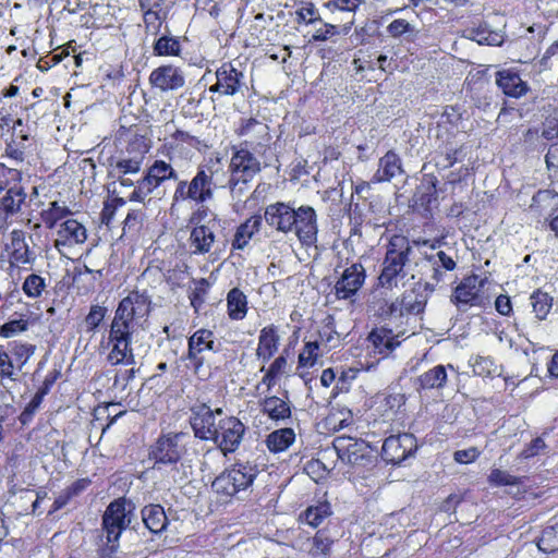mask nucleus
I'll return each instance as SVG.
<instances>
[{"mask_svg": "<svg viewBox=\"0 0 558 558\" xmlns=\"http://www.w3.org/2000/svg\"><path fill=\"white\" fill-rule=\"evenodd\" d=\"M26 198V193L24 192L22 186L14 185L11 186L3 197L1 198L0 206L1 209L7 215H13L20 211L22 204Z\"/></svg>", "mask_w": 558, "mask_h": 558, "instance_id": "obj_36", "label": "nucleus"}, {"mask_svg": "<svg viewBox=\"0 0 558 558\" xmlns=\"http://www.w3.org/2000/svg\"><path fill=\"white\" fill-rule=\"evenodd\" d=\"M143 178L146 184L150 185L154 190L167 180L179 181L174 168L165 160H155Z\"/></svg>", "mask_w": 558, "mask_h": 558, "instance_id": "obj_24", "label": "nucleus"}, {"mask_svg": "<svg viewBox=\"0 0 558 558\" xmlns=\"http://www.w3.org/2000/svg\"><path fill=\"white\" fill-rule=\"evenodd\" d=\"M532 210L539 215H554L558 210V193L551 190H541L532 197Z\"/></svg>", "mask_w": 558, "mask_h": 558, "instance_id": "obj_30", "label": "nucleus"}, {"mask_svg": "<svg viewBox=\"0 0 558 558\" xmlns=\"http://www.w3.org/2000/svg\"><path fill=\"white\" fill-rule=\"evenodd\" d=\"M149 83L161 92L177 90L184 86L185 77L179 68L166 64L151 71Z\"/></svg>", "mask_w": 558, "mask_h": 558, "instance_id": "obj_17", "label": "nucleus"}, {"mask_svg": "<svg viewBox=\"0 0 558 558\" xmlns=\"http://www.w3.org/2000/svg\"><path fill=\"white\" fill-rule=\"evenodd\" d=\"M107 308L100 305H93L88 315L85 317L88 331H94L104 320Z\"/></svg>", "mask_w": 558, "mask_h": 558, "instance_id": "obj_52", "label": "nucleus"}, {"mask_svg": "<svg viewBox=\"0 0 558 558\" xmlns=\"http://www.w3.org/2000/svg\"><path fill=\"white\" fill-rule=\"evenodd\" d=\"M403 172L401 158L392 150L387 151L378 161V169L372 182H388Z\"/></svg>", "mask_w": 558, "mask_h": 558, "instance_id": "obj_22", "label": "nucleus"}, {"mask_svg": "<svg viewBox=\"0 0 558 558\" xmlns=\"http://www.w3.org/2000/svg\"><path fill=\"white\" fill-rule=\"evenodd\" d=\"M209 283L205 278H202L197 281L196 288L193 290V292L190 295L191 305L195 308L196 312H198L202 304L205 302V294L207 292Z\"/></svg>", "mask_w": 558, "mask_h": 558, "instance_id": "obj_53", "label": "nucleus"}, {"mask_svg": "<svg viewBox=\"0 0 558 558\" xmlns=\"http://www.w3.org/2000/svg\"><path fill=\"white\" fill-rule=\"evenodd\" d=\"M318 356V341H308L304 344L301 353L299 354V365L301 367H312L317 362Z\"/></svg>", "mask_w": 558, "mask_h": 558, "instance_id": "obj_43", "label": "nucleus"}, {"mask_svg": "<svg viewBox=\"0 0 558 558\" xmlns=\"http://www.w3.org/2000/svg\"><path fill=\"white\" fill-rule=\"evenodd\" d=\"M54 247L62 252L63 247L83 244L87 239L86 228L75 219H68L59 223Z\"/></svg>", "mask_w": 558, "mask_h": 558, "instance_id": "obj_18", "label": "nucleus"}, {"mask_svg": "<svg viewBox=\"0 0 558 558\" xmlns=\"http://www.w3.org/2000/svg\"><path fill=\"white\" fill-rule=\"evenodd\" d=\"M537 547L544 553L558 550V522L546 526L537 542Z\"/></svg>", "mask_w": 558, "mask_h": 558, "instance_id": "obj_39", "label": "nucleus"}, {"mask_svg": "<svg viewBox=\"0 0 558 558\" xmlns=\"http://www.w3.org/2000/svg\"><path fill=\"white\" fill-rule=\"evenodd\" d=\"M461 153V148L453 147H439L433 157L435 167L439 170H446L451 168L458 160V155Z\"/></svg>", "mask_w": 558, "mask_h": 558, "instance_id": "obj_37", "label": "nucleus"}, {"mask_svg": "<svg viewBox=\"0 0 558 558\" xmlns=\"http://www.w3.org/2000/svg\"><path fill=\"white\" fill-rule=\"evenodd\" d=\"M5 379L15 381L17 379V371L9 354L0 348V384L3 387H5Z\"/></svg>", "mask_w": 558, "mask_h": 558, "instance_id": "obj_45", "label": "nucleus"}, {"mask_svg": "<svg viewBox=\"0 0 558 558\" xmlns=\"http://www.w3.org/2000/svg\"><path fill=\"white\" fill-rule=\"evenodd\" d=\"M143 213L141 210H130L126 218L124 219V230L129 231L137 230L142 225Z\"/></svg>", "mask_w": 558, "mask_h": 558, "instance_id": "obj_63", "label": "nucleus"}, {"mask_svg": "<svg viewBox=\"0 0 558 558\" xmlns=\"http://www.w3.org/2000/svg\"><path fill=\"white\" fill-rule=\"evenodd\" d=\"M136 184L137 185L130 195V201L143 202L144 198L154 191V189L146 184V181L143 177L136 181Z\"/></svg>", "mask_w": 558, "mask_h": 558, "instance_id": "obj_61", "label": "nucleus"}, {"mask_svg": "<svg viewBox=\"0 0 558 558\" xmlns=\"http://www.w3.org/2000/svg\"><path fill=\"white\" fill-rule=\"evenodd\" d=\"M134 517L133 508L124 498L111 501L102 514L101 544L99 555L112 558L119 549V539L123 531L131 524Z\"/></svg>", "mask_w": 558, "mask_h": 558, "instance_id": "obj_5", "label": "nucleus"}, {"mask_svg": "<svg viewBox=\"0 0 558 558\" xmlns=\"http://www.w3.org/2000/svg\"><path fill=\"white\" fill-rule=\"evenodd\" d=\"M46 288L43 277L36 274L27 276L23 282L22 290L28 298H39Z\"/></svg>", "mask_w": 558, "mask_h": 558, "instance_id": "obj_42", "label": "nucleus"}, {"mask_svg": "<svg viewBox=\"0 0 558 558\" xmlns=\"http://www.w3.org/2000/svg\"><path fill=\"white\" fill-rule=\"evenodd\" d=\"M257 474L255 464L239 462L217 476L211 487L218 495L230 498L251 487Z\"/></svg>", "mask_w": 558, "mask_h": 558, "instance_id": "obj_8", "label": "nucleus"}, {"mask_svg": "<svg viewBox=\"0 0 558 558\" xmlns=\"http://www.w3.org/2000/svg\"><path fill=\"white\" fill-rule=\"evenodd\" d=\"M481 452L476 447L458 450L454 452L453 458L458 463H471L480 457Z\"/></svg>", "mask_w": 558, "mask_h": 558, "instance_id": "obj_62", "label": "nucleus"}, {"mask_svg": "<svg viewBox=\"0 0 558 558\" xmlns=\"http://www.w3.org/2000/svg\"><path fill=\"white\" fill-rule=\"evenodd\" d=\"M141 514L145 526L154 534L163 532L169 523L163 507L157 504L145 506Z\"/></svg>", "mask_w": 558, "mask_h": 558, "instance_id": "obj_25", "label": "nucleus"}, {"mask_svg": "<svg viewBox=\"0 0 558 558\" xmlns=\"http://www.w3.org/2000/svg\"><path fill=\"white\" fill-rule=\"evenodd\" d=\"M426 259L430 265H437L449 271L453 270L457 266L456 262L444 251H439L435 255L426 256Z\"/></svg>", "mask_w": 558, "mask_h": 558, "instance_id": "obj_55", "label": "nucleus"}, {"mask_svg": "<svg viewBox=\"0 0 558 558\" xmlns=\"http://www.w3.org/2000/svg\"><path fill=\"white\" fill-rule=\"evenodd\" d=\"M368 308L383 320L403 316L401 299L387 300L383 292H375L373 294Z\"/></svg>", "mask_w": 558, "mask_h": 558, "instance_id": "obj_20", "label": "nucleus"}, {"mask_svg": "<svg viewBox=\"0 0 558 558\" xmlns=\"http://www.w3.org/2000/svg\"><path fill=\"white\" fill-rule=\"evenodd\" d=\"M187 344L186 359L191 361L194 373L197 374L204 365L202 353L205 351H216L214 333L208 329H198L189 338Z\"/></svg>", "mask_w": 558, "mask_h": 558, "instance_id": "obj_16", "label": "nucleus"}, {"mask_svg": "<svg viewBox=\"0 0 558 558\" xmlns=\"http://www.w3.org/2000/svg\"><path fill=\"white\" fill-rule=\"evenodd\" d=\"M416 439L412 434L391 435L385 439L381 456L385 461L399 464L416 450Z\"/></svg>", "mask_w": 558, "mask_h": 558, "instance_id": "obj_12", "label": "nucleus"}, {"mask_svg": "<svg viewBox=\"0 0 558 558\" xmlns=\"http://www.w3.org/2000/svg\"><path fill=\"white\" fill-rule=\"evenodd\" d=\"M279 340L280 338L276 326L270 325L264 327L258 337L257 357L264 363L268 362L278 351Z\"/></svg>", "mask_w": 558, "mask_h": 558, "instance_id": "obj_23", "label": "nucleus"}, {"mask_svg": "<svg viewBox=\"0 0 558 558\" xmlns=\"http://www.w3.org/2000/svg\"><path fill=\"white\" fill-rule=\"evenodd\" d=\"M260 407L262 411L275 421H283L291 416L290 404L276 396L265 398Z\"/></svg>", "mask_w": 558, "mask_h": 558, "instance_id": "obj_33", "label": "nucleus"}, {"mask_svg": "<svg viewBox=\"0 0 558 558\" xmlns=\"http://www.w3.org/2000/svg\"><path fill=\"white\" fill-rule=\"evenodd\" d=\"M551 302V296H549L548 293L542 292L539 290L535 291L531 295V304L533 307V312L535 313L538 319H544L547 316L553 305Z\"/></svg>", "mask_w": 558, "mask_h": 558, "instance_id": "obj_40", "label": "nucleus"}, {"mask_svg": "<svg viewBox=\"0 0 558 558\" xmlns=\"http://www.w3.org/2000/svg\"><path fill=\"white\" fill-rule=\"evenodd\" d=\"M402 311L409 314H420L424 311L426 301L423 298H417L413 293H404L401 298Z\"/></svg>", "mask_w": 558, "mask_h": 558, "instance_id": "obj_49", "label": "nucleus"}, {"mask_svg": "<svg viewBox=\"0 0 558 558\" xmlns=\"http://www.w3.org/2000/svg\"><path fill=\"white\" fill-rule=\"evenodd\" d=\"M362 2L363 0H330L325 3V7L331 10L355 12Z\"/></svg>", "mask_w": 558, "mask_h": 558, "instance_id": "obj_59", "label": "nucleus"}, {"mask_svg": "<svg viewBox=\"0 0 558 558\" xmlns=\"http://www.w3.org/2000/svg\"><path fill=\"white\" fill-rule=\"evenodd\" d=\"M149 313L150 298L146 292L132 291L120 301L108 336L111 350L107 360L111 365L135 364V356L131 348L132 333Z\"/></svg>", "mask_w": 558, "mask_h": 558, "instance_id": "obj_1", "label": "nucleus"}, {"mask_svg": "<svg viewBox=\"0 0 558 558\" xmlns=\"http://www.w3.org/2000/svg\"><path fill=\"white\" fill-rule=\"evenodd\" d=\"M264 219L279 232L294 233L302 245L311 246L317 241V215L308 205L295 208L291 203L276 202L265 208Z\"/></svg>", "mask_w": 558, "mask_h": 558, "instance_id": "obj_2", "label": "nucleus"}, {"mask_svg": "<svg viewBox=\"0 0 558 558\" xmlns=\"http://www.w3.org/2000/svg\"><path fill=\"white\" fill-rule=\"evenodd\" d=\"M405 403V396L401 392H389L384 398L385 411L396 413Z\"/></svg>", "mask_w": 558, "mask_h": 558, "instance_id": "obj_57", "label": "nucleus"}, {"mask_svg": "<svg viewBox=\"0 0 558 558\" xmlns=\"http://www.w3.org/2000/svg\"><path fill=\"white\" fill-rule=\"evenodd\" d=\"M410 31V24L402 19L392 21L388 26V32L393 37H399Z\"/></svg>", "mask_w": 558, "mask_h": 558, "instance_id": "obj_64", "label": "nucleus"}, {"mask_svg": "<svg viewBox=\"0 0 558 558\" xmlns=\"http://www.w3.org/2000/svg\"><path fill=\"white\" fill-rule=\"evenodd\" d=\"M244 433L245 426L239 418L235 416H227L219 420L214 438L210 440L227 454L234 452L239 448Z\"/></svg>", "mask_w": 558, "mask_h": 558, "instance_id": "obj_9", "label": "nucleus"}, {"mask_svg": "<svg viewBox=\"0 0 558 558\" xmlns=\"http://www.w3.org/2000/svg\"><path fill=\"white\" fill-rule=\"evenodd\" d=\"M329 515V507L327 505H319L316 507H310L305 511V521L311 526H318L325 518Z\"/></svg>", "mask_w": 558, "mask_h": 558, "instance_id": "obj_51", "label": "nucleus"}, {"mask_svg": "<svg viewBox=\"0 0 558 558\" xmlns=\"http://www.w3.org/2000/svg\"><path fill=\"white\" fill-rule=\"evenodd\" d=\"M185 433H167L160 435L150 446L148 458L154 461L153 469L162 471L170 468L169 476L174 483H183L187 481L190 469L181 462L182 457L186 453V447L183 439Z\"/></svg>", "mask_w": 558, "mask_h": 558, "instance_id": "obj_3", "label": "nucleus"}, {"mask_svg": "<svg viewBox=\"0 0 558 558\" xmlns=\"http://www.w3.org/2000/svg\"><path fill=\"white\" fill-rule=\"evenodd\" d=\"M216 83L209 87L210 93L221 96H234L246 88L243 72L235 69L230 62L223 63L216 71Z\"/></svg>", "mask_w": 558, "mask_h": 558, "instance_id": "obj_13", "label": "nucleus"}, {"mask_svg": "<svg viewBox=\"0 0 558 558\" xmlns=\"http://www.w3.org/2000/svg\"><path fill=\"white\" fill-rule=\"evenodd\" d=\"M69 213L68 207L60 205L58 202H52L46 211L44 220L49 228H53L58 226V220L64 218Z\"/></svg>", "mask_w": 558, "mask_h": 558, "instance_id": "obj_50", "label": "nucleus"}, {"mask_svg": "<svg viewBox=\"0 0 558 558\" xmlns=\"http://www.w3.org/2000/svg\"><path fill=\"white\" fill-rule=\"evenodd\" d=\"M488 482L493 486H515L522 483L521 478L500 469H493L488 475Z\"/></svg>", "mask_w": 558, "mask_h": 558, "instance_id": "obj_46", "label": "nucleus"}, {"mask_svg": "<svg viewBox=\"0 0 558 558\" xmlns=\"http://www.w3.org/2000/svg\"><path fill=\"white\" fill-rule=\"evenodd\" d=\"M222 409L211 410L206 403L195 404L191 408L190 423L195 437L202 440L214 438L216 425V415H222Z\"/></svg>", "mask_w": 558, "mask_h": 558, "instance_id": "obj_11", "label": "nucleus"}, {"mask_svg": "<svg viewBox=\"0 0 558 558\" xmlns=\"http://www.w3.org/2000/svg\"><path fill=\"white\" fill-rule=\"evenodd\" d=\"M397 338L398 336H395L391 329L384 327L373 330L368 336L380 354H389L393 351L400 344Z\"/></svg>", "mask_w": 558, "mask_h": 558, "instance_id": "obj_32", "label": "nucleus"}, {"mask_svg": "<svg viewBox=\"0 0 558 558\" xmlns=\"http://www.w3.org/2000/svg\"><path fill=\"white\" fill-rule=\"evenodd\" d=\"M338 458L352 465H366L372 460L371 447L362 439L339 436L333 440Z\"/></svg>", "mask_w": 558, "mask_h": 558, "instance_id": "obj_10", "label": "nucleus"}, {"mask_svg": "<svg viewBox=\"0 0 558 558\" xmlns=\"http://www.w3.org/2000/svg\"><path fill=\"white\" fill-rule=\"evenodd\" d=\"M320 21L322 19L313 4H310L308 7L302 8L299 11H296L298 23L306 22L307 24H314Z\"/></svg>", "mask_w": 558, "mask_h": 558, "instance_id": "obj_60", "label": "nucleus"}, {"mask_svg": "<svg viewBox=\"0 0 558 558\" xmlns=\"http://www.w3.org/2000/svg\"><path fill=\"white\" fill-rule=\"evenodd\" d=\"M412 254L413 247L410 241L403 235H393L387 245L378 284L389 290L397 288L399 279L407 276L405 267Z\"/></svg>", "mask_w": 558, "mask_h": 558, "instance_id": "obj_6", "label": "nucleus"}, {"mask_svg": "<svg viewBox=\"0 0 558 558\" xmlns=\"http://www.w3.org/2000/svg\"><path fill=\"white\" fill-rule=\"evenodd\" d=\"M253 143L244 141L231 147V158L228 165V187L233 199L240 201L248 191L250 183L262 171L259 159L251 151Z\"/></svg>", "mask_w": 558, "mask_h": 558, "instance_id": "obj_4", "label": "nucleus"}, {"mask_svg": "<svg viewBox=\"0 0 558 558\" xmlns=\"http://www.w3.org/2000/svg\"><path fill=\"white\" fill-rule=\"evenodd\" d=\"M471 365L473 368V373L476 376L488 377L496 373L497 366L494 360L489 356H476L473 361H471Z\"/></svg>", "mask_w": 558, "mask_h": 558, "instance_id": "obj_47", "label": "nucleus"}, {"mask_svg": "<svg viewBox=\"0 0 558 558\" xmlns=\"http://www.w3.org/2000/svg\"><path fill=\"white\" fill-rule=\"evenodd\" d=\"M482 287L483 281L477 276H469L456 287L450 301L459 311H465L470 306L478 305L482 299Z\"/></svg>", "mask_w": 558, "mask_h": 558, "instance_id": "obj_14", "label": "nucleus"}, {"mask_svg": "<svg viewBox=\"0 0 558 558\" xmlns=\"http://www.w3.org/2000/svg\"><path fill=\"white\" fill-rule=\"evenodd\" d=\"M447 378V371L444 365L434 366L416 378L417 390H439L446 386Z\"/></svg>", "mask_w": 558, "mask_h": 558, "instance_id": "obj_29", "label": "nucleus"}, {"mask_svg": "<svg viewBox=\"0 0 558 558\" xmlns=\"http://www.w3.org/2000/svg\"><path fill=\"white\" fill-rule=\"evenodd\" d=\"M267 125L258 122L256 119H248L242 123L241 128L238 131L240 136H245L251 134L253 131H256L259 134L267 135Z\"/></svg>", "mask_w": 558, "mask_h": 558, "instance_id": "obj_58", "label": "nucleus"}, {"mask_svg": "<svg viewBox=\"0 0 558 558\" xmlns=\"http://www.w3.org/2000/svg\"><path fill=\"white\" fill-rule=\"evenodd\" d=\"M338 34L339 29L337 25L323 23V26L317 28L313 34L311 41H327Z\"/></svg>", "mask_w": 558, "mask_h": 558, "instance_id": "obj_56", "label": "nucleus"}, {"mask_svg": "<svg viewBox=\"0 0 558 558\" xmlns=\"http://www.w3.org/2000/svg\"><path fill=\"white\" fill-rule=\"evenodd\" d=\"M496 84L507 96L513 98H520L529 90L527 84L522 81L518 72L512 70L498 71Z\"/></svg>", "mask_w": 558, "mask_h": 558, "instance_id": "obj_21", "label": "nucleus"}, {"mask_svg": "<svg viewBox=\"0 0 558 558\" xmlns=\"http://www.w3.org/2000/svg\"><path fill=\"white\" fill-rule=\"evenodd\" d=\"M437 183L438 180L434 174H424L413 196L414 203L424 208L430 207L437 201Z\"/></svg>", "mask_w": 558, "mask_h": 558, "instance_id": "obj_27", "label": "nucleus"}, {"mask_svg": "<svg viewBox=\"0 0 558 558\" xmlns=\"http://www.w3.org/2000/svg\"><path fill=\"white\" fill-rule=\"evenodd\" d=\"M468 33L472 40L481 45H499L501 43V37L497 33L487 29L486 25L469 28Z\"/></svg>", "mask_w": 558, "mask_h": 558, "instance_id": "obj_41", "label": "nucleus"}, {"mask_svg": "<svg viewBox=\"0 0 558 558\" xmlns=\"http://www.w3.org/2000/svg\"><path fill=\"white\" fill-rule=\"evenodd\" d=\"M228 315L232 320H242L247 313V298L239 289L233 288L227 295Z\"/></svg>", "mask_w": 558, "mask_h": 558, "instance_id": "obj_34", "label": "nucleus"}, {"mask_svg": "<svg viewBox=\"0 0 558 558\" xmlns=\"http://www.w3.org/2000/svg\"><path fill=\"white\" fill-rule=\"evenodd\" d=\"M294 439L295 434L292 428H280L267 436L266 446L271 452H281L288 449Z\"/></svg>", "mask_w": 558, "mask_h": 558, "instance_id": "obj_35", "label": "nucleus"}, {"mask_svg": "<svg viewBox=\"0 0 558 558\" xmlns=\"http://www.w3.org/2000/svg\"><path fill=\"white\" fill-rule=\"evenodd\" d=\"M319 339L323 343L329 347H335L338 341V333L336 331L335 317L332 315H328L324 325L318 331Z\"/></svg>", "mask_w": 558, "mask_h": 558, "instance_id": "obj_48", "label": "nucleus"}, {"mask_svg": "<svg viewBox=\"0 0 558 558\" xmlns=\"http://www.w3.org/2000/svg\"><path fill=\"white\" fill-rule=\"evenodd\" d=\"M215 233L207 225L195 226L190 233V244L194 254L209 253L215 243Z\"/></svg>", "mask_w": 558, "mask_h": 558, "instance_id": "obj_26", "label": "nucleus"}, {"mask_svg": "<svg viewBox=\"0 0 558 558\" xmlns=\"http://www.w3.org/2000/svg\"><path fill=\"white\" fill-rule=\"evenodd\" d=\"M145 151L135 154L134 156L119 157L114 163L111 165V177H123L128 174H136L140 172Z\"/></svg>", "mask_w": 558, "mask_h": 558, "instance_id": "obj_31", "label": "nucleus"}, {"mask_svg": "<svg viewBox=\"0 0 558 558\" xmlns=\"http://www.w3.org/2000/svg\"><path fill=\"white\" fill-rule=\"evenodd\" d=\"M216 184L210 168H198L191 181L179 180L172 196V206L177 203L192 202L205 204L214 198Z\"/></svg>", "mask_w": 558, "mask_h": 558, "instance_id": "obj_7", "label": "nucleus"}, {"mask_svg": "<svg viewBox=\"0 0 558 558\" xmlns=\"http://www.w3.org/2000/svg\"><path fill=\"white\" fill-rule=\"evenodd\" d=\"M332 543L333 541L329 538L326 533L318 531L313 537V546L310 550V554L314 558L319 556L328 557Z\"/></svg>", "mask_w": 558, "mask_h": 558, "instance_id": "obj_44", "label": "nucleus"}, {"mask_svg": "<svg viewBox=\"0 0 558 558\" xmlns=\"http://www.w3.org/2000/svg\"><path fill=\"white\" fill-rule=\"evenodd\" d=\"M262 220V216L255 215L241 223L238 227L234 239L232 241L233 248L243 250L248 244L253 235L260 230Z\"/></svg>", "mask_w": 558, "mask_h": 558, "instance_id": "obj_28", "label": "nucleus"}, {"mask_svg": "<svg viewBox=\"0 0 558 558\" xmlns=\"http://www.w3.org/2000/svg\"><path fill=\"white\" fill-rule=\"evenodd\" d=\"M28 323L24 319H14L5 323L0 327V336L3 338H10L19 332L27 329Z\"/></svg>", "mask_w": 558, "mask_h": 558, "instance_id": "obj_54", "label": "nucleus"}, {"mask_svg": "<svg viewBox=\"0 0 558 558\" xmlns=\"http://www.w3.org/2000/svg\"><path fill=\"white\" fill-rule=\"evenodd\" d=\"M365 281V269L362 264L355 263L347 267L335 284V294L338 300H348L356 294Z\"/></svg>", "mask_w": 558, "mask_h": 558, "instance_id": "obj_15", "label": "nucleus"}, {"mask_svg": "<svg viewBox=\"0 0 558 558\" xmlns=\"http://www.w3.org/2000/svg\"><path fill=\"white\" fill-rule=\"evenodd\" d=\"M153 51L155 56H179L181 45L175 37L163 35L155 41Z\"/></svg>", "mask_w": 558, "mask_h": 558, "instance_id": "obj_38", "label": "nucleus"}, {"mask_svg": "<svg viewBox=\"0 0 558 558\" xmlns=\"http://www.w3.org/2000/svg\"><path fill=\"white\" fill-rule=\"evenodd\" d=\"M11 242L7 245L9 252V263L11 267L33 264L35 255L31 252L25 240V233L22 230H13L10 233Z\"/></svg>", "mask_w": 558, "mask_h": 558, "instance_id": "obj_19", "label": "nucleus"}]
</instances>
